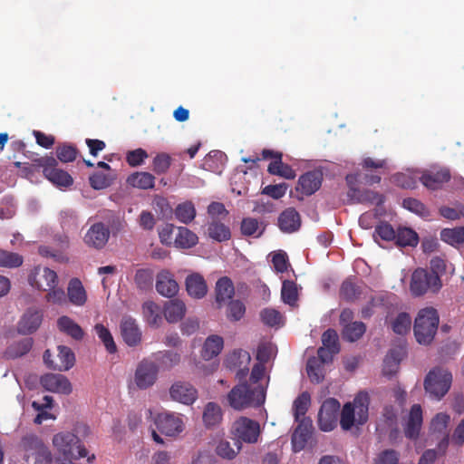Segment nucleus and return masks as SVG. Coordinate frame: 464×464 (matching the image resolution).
I'll list each match as a JSON object with an SVG mask.
<instances>
[{"instance_id":"nucleus-1","label":"nucleus","mask_w":464,"mask_h":464,"mask_svg":"<svg viewBox=\"0 0 464 464\" xmlns=\"http://www.w3.org/2000/svg\"><path fill=\"white\" fill-rule=\"evenodd\" d=\"M227 400L228 405L236 411L256 408L265 402L266 389L264 385H249L246 378L231 389Z\"/></svg>"},{"instance_id":"nucleus-2","label":"nucleus","mask_w":464,"mask_h":464,"mask_svg":"<svg viewBox=\"0 0 464 464\" xmlns=\"http://www.w3.org/2000/svg\"><path fill=\"white\" fill-rule=\"evenodd\" d=\"M369 396L366 392H359L353 402L343 405L340 416L343 430H349L353 425H362L369 417Z\"/></svg>"},{"instance_id":"nucleus-3","label":"nucleus","mask_w":464,"mask_h":464,"mask_svg":"<svg viewBox=\"0 0 464 464\" xmlns=\"http://www.w3.org/2000/svg\"><path fill=\"white\" fill-rule=\"evenodd\" d=\"M440 317L436 309L427 307L421 309L414 324V335L420 344H430L437 333Z\"/></svg>"},{"instance_id":"nucleus-4","label":"nucleus","mask_w":464,"mask_h":464,"mask_svg":"<svg viewBox=\"0 0 464 464\" xmlns=\"http://www.w3.org/2000/svg\"><path fill=\"white\" fill-rule=\"evenodd\" d=\"M55 449L66 459H79L88 455L85 447L81 443L78 436L70 431H62L53 438Z\"/></svg>"},{"instance_id":"nucleus-5","label":"nucleus","mask_w":464,"mask_h":464,"mask_svg":"<svg viewBox=\"0 0 464 464\" xmlns=\"http://www.w3.org/2000/svg\"><path fill=\"white\" fill-rule=\"evenodd\" d=\"M452 382L451 373L443 368L435 367L424 380V389L430 398L440 400L449 392Z\"/></svg>"},{"instance_id":"nucleus-6","label":"nucleus","mask_w":464,"mask_h":464,"mask_svg":"<svg viewBox=\"0 0 464 464\" xmlns=\"http://www.w3.org/2000/svg\"><path fill=\"white\" fill-rule=\"evenodd\" d=\"M348 186L347 197L353 204H370L381 206L384 203L385 198L379 192L368 189L360 188L357 187V175L348 174L345 177Z\"/></svg>"},{"instance_id":"nucleus-7","label":"nucleus","mask_w":464,"mask_h":464,"mask_svg":"<svg viewBox=\"0 0 464 464\" xmlns=\"http://www.w3.org/2000/svg\"><path fill=\"white\" fill-rule=\"evenodd\" d=\"M410 287L413 295L420 296L428 291L438 292L441 287V280L438 275L429 274L428 270L418 268L411 276Z\"/></svg>"},{"instance_id":"nucleus-8","label":"nucleus","mask_w":464,"mask_h":464,"mask_svg":"<svg viewBox=\"0 0 464 464\" xmlns=\"http://www.w3.org/2000/svg\"><path fill=\"white\" fill-rule=\"evenodd\" d=\"M37 165L43 168L44 177L56 187H70L73 179L65 170L58 169V162L53 157H43L36 160Z\"/></svg>"},{"instance_id":"nucleus-9","label":"nucleus","mask_w":464,"mask_h":464,"mask_svg":"<svg viewBox=\"0 0 464 464\" xmlns=\"http://www.w3.org/2000/svg\"><path fill=\"white\" fill-rule=\"evenodd\" d=\"M232 433L237 443L255 444L260 436V425L256 420L247 417H240L232 426Z\"/></svg>"},{"instance_id":"nucleus-10","label":"nucleus","mask_w":464,"mask_h":464,"mask_svg":"<svg viewBox=\"0 0 464 464\" xmlns=\"http://www.w3.org/2000/svg\"><path fill=\"white\" fill-rule=\"evenodd\" d=\"M251 356L248 352L238 349L228 353L224 360V366L229 371L236 372V379L238 382L245 380L249 372Z\"/></svg>"},{"instance_id":"nucleus-11","label":"nucleus","mask_w":464,"mask_h":464,"mask_svg":"<svg viewBox=\"0 0 464 464\" xmlns=\"http://www.w3.org/2000/svg\"><path fill=\"white\" fill-rule=\"evenodd\" d=\"M158 372L159 366L156 362L143 359L137 365L134 373V383L140 390H146L156 382Z\"/></svg>"},{"instance_id":"nucleus-12","label":"nucleus","mask_w":464,"mask_h":464,"mask_svg":"<svg viewBox=\"0 0 464 464\" xmlns=\"http://www.w3.org/2000/svg\"><path fill=\"white\" fill-rule=\"evenodd\" d=\"M340 402L334 398L326 399L318 413V425L323 431H331L337 425Z\"/></svg>"},{"instance_id":"nucleus-13","label":"nucleus","mask_w":464,"mask_h":464,"mask_svg":"<svg viewBox=\"0 0 464 464\" xmlns=\"http://www.w3.org/2000/svg\"><path fill=\"white\" fill-rule=\"evenodd\" d=\"M29 283L38 290L47 291L57 285V274L48 267H35L29 276Z\"/></svg>"},{"instance_id":"nucleus-14","label":"nucleus","mask_w":464,"mask_h":464,"mask_svg":"<svg viewBox=\"0 0 464 464\" xmlns=\"http://www.w3.org/2000/svg\"><path fill=\"white\" fill-rule=\"evenodd\" d=\"M155 425L160 433L169 437H175L183 431V421L179 416L174 413L158 414Z\"/></svg>"},{"instance_id":"nucleus-15","label":"nucleus","mask_w":464,"mask_h":464,"mask_svg":"<svg viewBox=\"0 0 464 464\" xmlns=\"http://www.w3.org/2000/svg\"><path fill=\"white\" fill-rule=\"evenodd\" d=\"M110 237V229L102 222L94 223L84 235V243L92 248L102 249Z\"/></svg>"},{"instance_id":"nucleus-16","label":"nucleus","mask_w":464,"mask_h":464,"mask_svg":"<svg viewBox=\"0 0 464 464\" xmlns=\"http://www.w3.org/2000/svg\"><path fill=\"white\" fill-rule=\"evenodd\" d=\"M43 388L48 392L68 395L72 388L67 377L58 373H46L40 379Z\"/></svg>"},{"instance_id":"nucleus-17","label":"nucleus","mask_w":464,"mask_h":464,"mask_svg":"<svg viewBox=\"0 0 464 464\" xmlns=\"http://www.w3.org/2000/svg\"><path fill=\"white\" fill-rule=\"evenodd\" d=\"M120 329L121 337L127 345L135 347L140 343L142 333L134 318L124 315L121 321Z\"/></svg>"},{"instance_id":"nucleus-18","label":"nucleus","mask_w":464,"mask_h":464,"mask_svg":"<svg viewBox=\"0 0 464 464\" xmlns=\"http://www.w3.org/2000/svg\"><path fill=\"white\" fill-rule=\"evenodd\" d=\"M322 182L323 172L314 169L307 171L299 177L295 189L303 195L311 196L321 188Z\"/></svg>"},{"instance_id":"nucleus-19","label":"nucleus","mask_w":464,"mask_h":464,"mask_svg":"<svg viewBox=\"0 0 464 464\" xmlns=\"http://www.w3.org/2000/svg\"><path fill=\"white\" fill-rule=\"evenodd\" d=\"M155 286L160 295L169 298L175 296L179 290V284L175 280L174 275L166 269L158 273Z\"/></svg>"},{"instance_id":"nucleus-20","label":"nucleus","mask_w":464,"mask_h":464,"mask_svg":"<svg viewBox=\"0 0 464 464\" xmlns=\"http://www.w3.org/2000/svg\"><path fill=\"white\" fill-rule=\"evenodd\" d=\"M298 425L292 434V446L295 452L304 449L312 433V420L308 418L299 420Z\"/></svg>"},{"instance_id":"nucleus-21","label":"nucleus","mask_w":464,"mask_h":464,"mask_svg":"<svg viewBox=\"0 0 464 464\" xmlns=\"http://www.w3.org/2000/svg\"><path fill=\"white\" fill-rule=\"evenodd\" d=\"M42 321V312L36 308H29L21 317L17 330L22 334H33L40 327Z\"/></svg>"},{"instance_id":"nucleus-22","label":"nucleus","mask_w":464,"mask_h":464,"mask_svg":"<svg viewBox=\"0 0 464 464\" xmlns=\"http://www.w3.org/2000/svg\"><path fill=\"white\" fill-rule=\"evenodd\" d=\"M170 396L173 400L184 404H192L198 396L197 390L188 382H178L170 388Z\"/></svg>"},{"instance_id":"nucleus-23","label":"nucleus","mask_w":464,"mask_h":464,"mask_svg":"<svg viewBox=\"0 0 464 464\" xmlns=\"http://www.w3.org/2000/svg\"><path fill=\"white\" fill-rule=\"evenodd\" d=\"M185 285L188 295L194 299H202L208 293L207 282L199 273L188 275L186 277Z\"/></svg>"},{"instance_id":"nucleus-24","label":"nucleus","mask_w":464,"mask_h":464,"mask_svg":"<svg viewBox=\"0 0 464 464\" xmlns=\"http://www.w3.org/2000/svg\"><path fill=\"white\" fill-rule=\"evenodd\" d=\"M422 410L420 404H413L404 429L405 436L411 440L419 437L422 426Z\"/></svg>"},{"instance_id":"nucleus-25","label":"nucleus","mask_w":464,"mask_h":464,"mask_svg":"<svg viewBox=\"0 0 464 464\" xmlns=\"http://www.w3.org/2000/svg\"><path fill=\"white\" fill-rule=\"evenodd\" d=\"M278 227L285 233L297 231L301 227L300 214L295 208H285L278 217Z\"/></svg>"},{"instance_id":"nucleus-26","label":"nucleus","mask_w":464,"mask_h":464,"mask_svg":"<svg viewBox=\"0 0 464 464\" xmlns=\"http://www.w3.org/2000/svg\"><path fill=\"white\" fill-rule=\"evenodd\" d=\"M67 301L75 306H83L87 302V293L79 278H72L67 286Z\"/></svg>"},{"instance_id":"nucleus-27","label":"nucleus","mask_w":464,"mask_h":464,"mask_svg":"<svg viewBox=\"0 0 464 464\" xmlns=\"http://www.w3.org/2000/svg\"><path fill=\"white\" fill-rule=\"evenodd\" d=\"M235 294V287L232 280L227 276L220 277L215 286L216 303L221 308Z\"/></svg>"},{"instance_id":"nucleus-28","label":"nucleus","mask_w":464,"mask_h":464,"mask_svg":"<svg viewBox=\"0 0 464 464\" xmlns=\"http://www.w3.org/2000/svg\"><path fill=\"white\" fill-rule=\"evenodd\" d=\"M450 179V170L447 169H440L438 170L426 171L420 177L421 183L430 189H437L443 183L448 182Z\"/></svg>"},{"instance_id":"nucleus-29","label":"nucleus","mask_w":464,"mask_h":464,"mask_svg":"<svg viewBox=\"0 0 464 464\" xmlns=\"http://www.w3.org/2000/svg\"><path fill=\"white\" fill-rule=\"evenodd\" d=\"M207 235L214 241L225 242L231 238V230L222 220L213 219L207 224Z\"/></svg>"},{"instance_id":"nucleus-30","label":"nucleus","mask_w":464,"mask_h":464,"mask_svg":"<svg viewBox=\"0 0 464 464\" xmlns=\"http://www.w3.org/2000/svg\"><path fill=\"white\" fill-rule=\"evenodd\" d=\"M57 328L71 338L81 341L84 337V331L71 317L63 315L57 319Z\"/></svg>"},{"instance_id":"nucleus-31","label":"nucleus","mask_w":464,"mask_h":464,"mask_svg":"<svg viewBox=\"0 0 464 464\" xmlns=\"http://www.w3.org/2000/svg\"><path fill=\"white\" fill-rule=\"evenodd\" d=\"M186 313V305L183 301L174 299L164 305V316L169 323H177L183 318Z\"/></svg>"},{"instance_id":"nucleus-32","label":"nucleus","mask_w":464,"mask_h":464,"mask_svg":"<svg viewBox=\"0 0 464 464\" xmlns=\"http://www.w3.org/2000/svg\"><path fill=\"white\" fill-rule=\"evenodd\" d=\"M224 346L223 338L218 335L208 336L203 345L201 356L204 360H211L220 353Z\"/></svg>"},{"instance_id":"nucleus-33","label":"nucleus","mask_w":464,"mask_h":464,"mask_svg":"<svg viewBox=\"0 0 464 464\" xmlns=\"http://www.w3.org/2000/svg\"><path fill=\"white\" fill-rule=\"evenodd\" d=\"M198 242V236L190 229L180 227L178 228L174 244L179 248L188 249L195 246Z\"/></svg>"},{"instance_id":"nucleus-34","label":"nucleus","mask_w":464,"mask_h":464,"mask_svg":"<svg viewBox=\"0 0 464 464\" xmlns=\"http://www.w3.org/2000/svg\"><path fill=\"white\" fill-rule=\"evenodd\" d=\"M127 182L134 188L149 189L154 188L155 177L150 172H135L128 177Z\"/></svg>"},{"instance_id":"nucleus-35","label":"nucleus","mask_w":464,"mask_h":464,"mask_svg":"<svg viewBox=\"0 0 464 464\" xmlns=\"http://www.w3.org/2000/svg\"><path fill=\"white\" fill-rule=\"evenodd\" d=\"M142 314L146 322L151 326L158 327L162 321L161 309L153 301H146L142 304Z\"/></svg>"},{"instance_id":"nucleus-36","label":"nucleus","mask_w":464,"mask_h":464,"mask_svg":"<svg viewBox=\"0 0 464 464\" xmlns=\"http://www.w3.org/2000/svg\"><path fill=\"white\" fill-rule=\"evenodd\" d=\"M283 155H277V160H273L269 163L267 171L272 175L280 176L286 179H293L295 178V171L287 164L282 161Z\"/></svg>"},{"instance_id":"nucleus-37","label":"nucleus","mask_w":464,"mask_h":464,"mask_svg":"<svg viewBox=\"0 0 464 464\" xmlns=\"http://www.w3.org/2000/svg\"><path fill=\"white\" fill-rule=\"evenodd\" d=\"M155 361L162 369L169 370L180 362V354L177 352L164 350L154 353Z\"/></svg>"},{"instance_id":"nucleus-38","label":"nucleus","mask_w":464,"mask_h":464,"mask_svg":"<svg viewBox=\"0 0 464 464\" xmlns=\"http://www.w3.org/2000/svg\"><path fill=\"white\" fill-rule=\"evenodd\" d=\"M203 421L206 427L211 428L219 424L222 420V410L215 402H208L203 412Z\"/></svg>"},{"instance_id":"nucleus-39","label":"nucleus","mask_w":464,"mask_h":464,"mask_svg":"<svg viewBox=\"0 0 464 464\" xmlns=\"http://www.w3.org/2000/svg\"><path fill=\"white\" fill-rule=\"evenodd\" d=\"M58 366H55V370L60 372L68 371L71 369L75 362V356L70 347L64 345L58 346Z\"/></svg>"},{"instance_id":"nucleus-40","label":"nucleus","mask_w":464,"mask_h":464,"mask_svg":"<svg viewBox=\"0 0 464 464\" xmlns=\"http://www.w3.org/2000/svg\"><path fill=\"white\" fill-rule=\"evenodd\" d=\"M396 245L400 246H415L419 242L418 234L409 227H400L396 231L394 238Z\"/></svg>"},{"instance_id":"nucleus-41","label":"nucleus","mask_w":464,"mask_h":464,"mask_svg":"<svg viewBox=\"0 0 464 464\" xmlns=\"http://www.w3.org/2000/svg\"><path fill=\"white\" fill-rule=\"evenodd\" d=\"M440 239L450 246L464 244V226L443 228L440 231Z\"/></svg>"},{"instance_id":"nucleus-42","label":"nucleus","mask_w":464,"mask_h":464,"mask_svg":"<svg viewBox=\"0 0 464 464\" xmlns=\"http://www.w3.org/2000/svg\"><path fill=\"white\" fill-rule=\"evenodd\" d=\"M310 403L311 396L307 392H304L296 397L293 403V411L295 421L304 418Z\"/></svg>"},{"instance_id":"nucleus-43","label":"nucleus","mask_w":464,"mask_h":464,"mask_svg":"<svg viewBox=\"0 0 464 464\" xmlns=\"http://www.w3.org/2000/svg\"><path fill=\"white\" fill-rule=\"evenodd\" d=\"M366 325L362 322L355 321L346 324L343 330V338L348 342L359 340L365 333Z\"/></svg>"},{"instance_id":"nucleus-44","label":"nucleus","mask_w":464,"mask_h":464,"mask_svg":"<svg viewBox=\"0 0 464 464\" xmlns=\"http://www.w3.org/2000/svg\"><path fill=\"white\" fill-rule=\"evenodd\" d=\"M281 297L285 304L295 306L298 301L297 285L294 281L285 280L282 285Z\"/></svg>"},{"instance_id":"nucleus-45","label":"nucleus","mask_w":464,"mask_h":464,"mask_svg":"<svg viewBox=\"0 0 464 464\" xmlns=\"http://www.w3.org/2000/svg\"><path fill=\"white\" fill-rule=\"evenodd\" d=\"M21 445L25 452L24 457L26 459V461H29L32 455H34V453L40 449V447H43L44 443L36 435L28 434L23 437Z\"/></svg>"},{"instance_id":"nucleus-46","label":"nucleus","mask_w":464,"mask_h":464,"mask_svg":"<svg viewBox=\"0 0 464 464\" xmlns=\"http://www.w3.org/2000/svg\"><path fill=\"white\" fill-rule=\"evenodd\" d=\"M175 216L178 220L184 224L190 223L196 217V209L193 203L186 201L179 204L175 209Z\"/></svg>"},{"instance_id":"nucleus-47","label":"nucleus","mask_w":464,"mask_h":464,"mask_svg":"<svg viewBox=\"0 0 464 464\" xmlns=\"http://www.w3.org/2000/svg\"><path fill=\"white\" fill-rule=\"evenodd\" d=\"M411 318L407 313H400L392 322L391 328L396 334L403 335L409 333Z\"/></svg>"},{"instance_id":"nucleus-48","label":"nucleus","mask_w":464,"mask_h":464,"mask_svg":"<svg viewBox=\"0 0 464 464\" xmlns=\"http://www.w3.org/2000/svg\"><path fill=\"white\" fill-rule=\"evenodd\" d=\"M323 362L315 357L310 358L306 363L307 375L312 382L320 383L324 380Z\"/></svg>"},{"instance_id":"nucleus-49","label":"nucleus","mask_w":464,"mask_h":464,"mask_svg":"<svg viewBox=\"0 0 464 464\" xmlns=\"http://www.w3.org/2000/svg\"><path fill=\"white\" fill-rule=\"evenodd\" d=\"M450 420L449 414L445 412L437 413L430 422V430L439 435L449 434L448 426Z\"/></svg>"},{"instance_id":"nucleus-50","label":"nucleus","mask_w":464,"mask_h":464,"mask_svg":"<svg viewBox=\"0 0 464 464\" xmlns=\"http://www.w3.org/2000/svg\"><path fill=\"white\" fill-rule=\"evenodd\" d=\"M94 329L98 337L103 343L107 352L109 353H116L117 346L109 329L106 328L102 324H97L94 326Z\"/></svg>"},{"instance_id":"nucleus-51","label":"nucleus","mask_w":464,"mask_h":464,"mask_svg":"<svg viewBox=\"0 0 464 464\" xmlns=\"http://www.w3.org/2000/svg\"><path fill=\"white\" fill-rule=\"evenodd\" d=\"M153 272L149 268L138 269L134 276V283L138 289L147 290L151 287Z\"/></svg>"},{"instance_id":"nucleus-52","label":"nucleus","mask_w":464,"mask_h":464,"mask_svg":"<svg viewBox=\"0 0 464 464\" xmlns=\"http://www.w3.org/2000/svg\"><path fill=\"white\" fill-rule=\"evenodd\" d=\"M32 346L33 339L31 337H26L9 346L7 354L12 358H18L26 354L31 350Z\"/></svg>"},{"instance_id":"nucleus-53","label":"nucleus","mask_w":464,"mask_h":464,"mask_svg":"<svg viewBox=\"0 0 464 464\" xmlns=\"http://www.w3.org/2000/svg\"><path fill=\"white\" fill-rule=\"evenodd\" d=\"M237 449H233L227 440H220L216 447V453L222 459H233L240 452L242 446L236 441Z\"/></svg>"},{"instance_id":"nucleus-54","label":"nucleus","mask_w":464,"mask_h":464,"mask_svg":"<svg viewBox=\"0 0 464 464\" xmlns=\"http://www.w3.org/2000/svg\"><path fill=\"white\" fill-rule=\"evenodd\" d=\"M23 256L17 253L0 249V266L15 268L22 266Z\"/></svg>"},{"instance_id":"nucleus-55","label":"nucleus","mask_w":464,"mask_h":464,"mask_svg":"<svg viewBox=\"0 0 464 464\" xmlns=\"http://www.w3.org/2000/svg\"><path fill=\"white\" fill-rule=\"evenodd\" d=\"M400 360L399 353L396 350H391L383 362V374L392 376L396 373L399 368Z\"/></svg>"},{"instance_id":"nucleus-56","label":"nucleus","mask_w":464,"mask_h":464,"mask_svg":"<svg viewBox=\"0 0 464 464\" xmlns=\"http://www.w3.org/2000/svg\"><path fill=\"white\" fill-rule=\"evenodd\" d=\"M402 207L409 211L415 213L420 217L426 218L430 216V211L426 206L417 198H407L402 201Z\"/></svg>"},{"instance_id":"nucleus-57","label":"nucleus","mask_w":464,"mask_h":464,"mask_svg":"<svg viewBox=\"0 0 464 464\" xmlns=\"http://www.w3.org/2000/svg\"><path fill=\"white\" fill-rule=\"evenodd\" d=\"M261 321L267 326L280 325L283 320L281 313L274 308H265L260 312Z\"/></svg>"},{"instance_id":"nucleus-58","label":"nucleus","mask_w":464,"mask_h":464,"mask_svg":"<svg viewBox=\"0 0 464 464\" xmlns=\"http://www.w3.org/2000/svg\"><path fill=\"white\" fill-rule=\"evenodd\" d=\"M171 165V157L168 153H159L152 160V169L158 174L166 173Z\"/></svg>"},{"instance_id":"nucleus-59","label":"nucleus","mask_w":464,"mask_h":464,"mask_svg":"<svg viewBox=\"0 0 464 464\" xmlns=\"http://www.w3.org/2000/svg\"><path fill=\"white\" fill-rule=\"evenodd\" d=\"M78 155V150L75 146L70 144H63L56 148V156L62 162H72Z\"/></svg>"},{"instance_id":"nucleus-60","label":"nucleus","mask_w":464,"mask_h":464,"mask_svg":"<svg viewBox=\"0 0 464 464\" xmlns=\"http://www.w3.org/2000/svg\"><path fill=\"white\" fill-rule=\"evenodd\" d=\"M246 313V306L240 300H231L227 304V317L230 321H239Z\"/></svg>"},{"instance_id":"nucleus-61","label":"nucleus","mask_w":464,"mask_h":464,"mask_svg":"<svg viewBox=\"0 0 464 464\" xmlns=\"http://www.w3.org/2000/svg\"><path fill=\"white\" fill-rule=\"evenodd\" d=\"M240 229L241 233L246 237L255 236L257 233L256 237H260L264 231V228L259 230V223L254 218H243Z\"/></svg>"},{"instance_id":"nucleus-62","label":"nucleus","mask_w":464,"mask_h":464,"mask_svg":"<svg viewBox=\"0 0 464 464\" xmlns=\"http://www.w3.org/2000/svg\"><path fill=\"white\" fill-rule=\"evenodd\" d=\"M373 237H379L384 241H392L396 237V231L391 224L382 221L375 227Z\"/></svg>"},{"instance_id":"nucleus-63","label":"nucleus","mask_w":464,"mask_h":464,"mask_svg":"<svg viewBox=\"0 0 464 464\" xmlns=\"http://www.w3.org/2000/svg\"><path fill=\"white\" fill-rule=\"evenodd\" d=\"M323 346L330 348L334 353L340 352L339 338L335 330L327 329L322 335Z\"/></svg>"},{"instance_id":"nucleus-64","label":"nucleus","mask_w":464,"mask_h":464,"mask_svg":"<svg viewBox=\"0 0 464 464\" xmlns=\"http://www.w3.org/2000/svg\"><path fill=\"white\" fill-rule=\"evenodd\" d=\"M148 157L147 151L139 148L127 152L126 161L130 167H138L141 165Z\"/></svg>"}]
</instances>
